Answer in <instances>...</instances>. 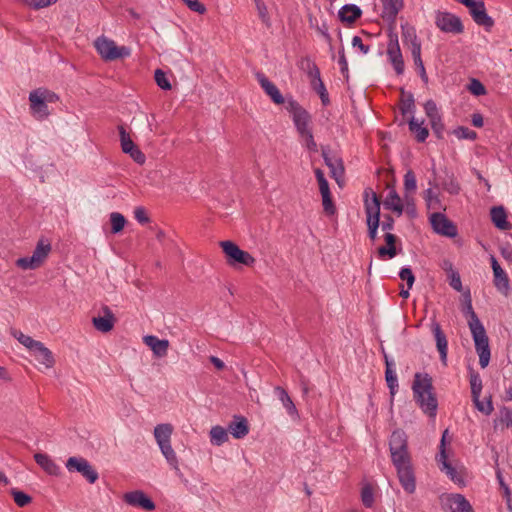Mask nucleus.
<instances>
[{
	"mask_svg": "<svg viewBox=\"0 0 512 512\" xmlns=\"http://www.w3.org/2000/svg\"><path fill=\"white\" fill-rule=\"evenodd\" d=\"M412 390L414 399L422 411L430 417H435L438 403L433 393L432 378L428 374L416 373Z\"/></svg>",
	"mask_w": 512,
	"mask_h": 512,
	"instance_id": "nucleus-1",
	"label": "nucleus"
},
{
	"mask_svg": "<svg viewBox=\"0 0 512 512\" xmlns=\"http://www.w3.org/2000/svg\"><path fill=\"white\" fill-rule=\"evenodd\" d=\"M465 314L469 316L468 326L475 343L476 352L479 356V364L481 368H485L489 364L491 355L489 341L483 324L473 310L471 301L466 305Z\"/></svg>",
	"mask_w": 512,
	"mask_h": 512,
	"instance_id": "nucleus-2",
	"label": "nucleus"
},
{
	"mask_svg": "<svg viewBox=\"0 0 512 512\" xmlns=\"http://www.w3.org/2000/svg\"><path fill=\"white\" fill-rule=\"evenodd\" d=\"M174 428L170 423L158 424L154 427L153 435L155 441L169 466L176 472L180 473L179 461L171 445V436Z\"/></svg>",
	"mask_w": 512,
	"mask_h": 512,
	"instance_id": "nucleus-3",
	"label": "nucleus"
},
{
	"mask_svg": "<svg viewBox=\"0 0 512 512\" xmlns=\"http://www.w3.org/2000/svg\"><path fill=\"white\" fill-rule=\"evenodd\" d=\"M389 450L393 465L411 462L408 452L407 435L402 430H395L389 440Z\"/></svg>",
	"mask_w": 512,
	"mask_h": 512,
	"instance_id": "nucleus-4",
	"label": "nucleus"
},
{
	"mask_svg": "<svg viewBox=\"0 0 512 512\" xmlns=\"http://www.w3.org/2000/svg\"><path fill=\"white\" fill-rule=\"evenodd\" d=\"M94 45L99 55L106 61L125 58L131 54V49L129 47L117 46L113 40L105 36L98 37L95 40Z\"/></svg>",
	"mask_w": 512,
	"mask_h": 512,
	"instance_id": "nucleus-5",
	"label": "nucleus"
},
{
	"mask_svg": "<svg viewBox=\"0 0 512 512\" xmlns=\"http://www.w3.org/2000/svg\"><path fill=\"white\" fill-rule=\"evenodd\" d=\"M51 252V244L48 240L40 239L31 256L19 258L16 265L24 270H34L40 267L49 253Z\"/></svg>",
	"mask_w": 512,
	"mask_h": 512,
	"instance_id": "nucleus-6",
	"label": "nucleus"
},
{
	"mask_svg": "<svg viewBox=\"0 0 512 512\" xmlns=\"http://www.w3.org/2000/svg\"><path fill=\"white\" fill-rule=\"evenodd\" d=\"M371 199H368V191H365L366 199H365V212L367 215V225H368V233L369 237L372 240L376 239L377 230L380 225L379 217H380V201L376 195V193L372 192Z\"/></svg>",
	"mask_w": 512,
	"mask_h": 512,
	"instance_id": "nucleus-7",
	"label": "nucleus"
},
{
	"mask_svg": "<svg viewBox=\"0 0 512 512\" xmlns=\"http://www.w3.org/2000/svg\"><path fill=\"white\" fill-rule=\"evenodd\" d=\"M439 500L445 512H474L472 505L462 494H442Z\"/></svg>",
	"mask_w": 512,
	"mask_h": 512,
	"instance_id": "nucleus-8",
	"label": "nucleus"
},
{
	"mask_svg": "<svg viewBox=\"0 0 512 512\" xmlns=\"http://www.w3.org/2000/svg\"><path fill=\"white\" fill-rule=\"evenodd\" d=\"M66 468L69 472L80 473L89 483L93 484L98 480V472L93 466L82 457H70L66 461Z\"/></svg>",
	"mask_w": 512,
	"mask_h": 512,
	"instance_id": "nucleus-9",
	"label": "nucleus"
},
{
	"mask_svg": "<svg viewBox=\"0 0 512 512\" xmlns=\"http://www.w3.org/2000/svg\"><path fill=\"white\" fill-rule=\"evenodd\" d=\"M220 246L228 257V262L230 264L240 263L246 266H252L255 262V259L248 252L241 250L234 242L232 241H222L220 242Z\"/></svg>",
	"mask_w": 512,
	"mask_h": 512,
	"instance_id": "nucleus-10",
	"label": "nucleus"
},
{
	"mask_svg": "<svg viewBox=\"0 0 512 512\" xmlns=\"http://www.w3.org/2000/svg\"><path fill=\"white\" fill-rule=\"evenodd\" d=\"M429 222L435 233L449 238L457 236V227L445 214L441 212L431 213Z\"/></svg>",
	"mask_w": 512,
	"mask_h": 512,
	"instance_id": "nucleus-11",
	"label": "nucleus"
},
{
	"mask_svg": "<svg viewBox=\"0 0 512 512\" xmlns=\"http://www.w3.org/2000/svg\"><path fill=\"white\" fill-rule=\"evenodd\" d=\"M435 24L445 33L460 34L464 30L460 18L449 12H438L436 14Z\"/></svg>",
	"mask_w": 512,
	"mask_h": 512,
	"instance_id": "nucleus-12",
	"label": "nucleus"
},
{
	"mask_svg": "<svg viewBox=\"0 0 512 512\" xmlns=\"http://www.w3.org/2000/svg\"><path fill=\"white\" fill-rule=\"evenodd\" d=\"M448 431L446 430L443 433L440 445V453L438 455V462L441 464V471H444L447 476L460 487L465 486V480L461 471H458L455 467H453L448 461L445 452V437Z\"/></svg>",
	"mask_w": 512,
	"mask_h": 512,
	"instance_id": "nucleus-13",
	"label": "nucleus"
},
{
	"mask_svg": "<svg viewBox=\"0 0 512 512\" xmlns=\"http://www.w3.org/2000/svg\"><path fill=\"white\" fill-rule=\"evenodd\" d=\"M123 501L131 507L140 508L144 511H153L156 507L152 499L142 490L126 492L123 495Z\"/></svg>",
	"mask_w": 512,
	"mask_h": 512,
	"instance_id": "nucleus-14",
	"label": "nucleus"
},
{
	"mask_svg": "<svg viewBox=\"0 0 512 512\" xmlns=\"http://www.w3.org/2000/svg\"><path fill=\"white\" fill-rule=\"evenodd\" d=\"M399 482L405 492L412 494L416 490L415 475L411 462L395 465Z\"/></svg>",
	"mask_w": 512,
	"mask_h": 512,
	"instance_id": "nucleus-15",
	"label": "nucleus"
},
{
	"mask_svg": "<svg viewBox=\"0 0 512 512\" xmlns=\"http://www.w3.org/2000/svg\"><path fill=\"white\" fill-rule=\"evenodd\" d=\"M467 8L475 23L483 26L488 31L494 26V20L487 14L483 1L474 0L472 6H468Z\"/></svg>",
	"mask_w": 512,
	"mask_h": 512,
	"instance_id": "nucleus-16",
	"label": "nucleus"
},
{
	"mask_svg": "<svg viewBox=\"0 0 512 512\" xmlns=\"http://www.w3.org/2000/svg\"><path fill=\"white\" fill-rule=\"evenodd\" d=\"M491 267L493 270L494 275V285L496 289L503 294L504 296L508 297L510 295V280L508 278L507 273L501 268L498 261L495 257H491Z\"/></svg>",
	"mask_w": 512,
	"mask_h": 512,
	"instance_id": "nucleus-17",
	"label": "nucleus"
},
{
	"mask_svg": "<svg viewBox=\"0 0 512 512\" xmlns=\"http://www.w3.org/2000/svg\"><path fill=\"white\" fill-rule=\"evenodd\" d=\"M387 56L398 75L404 72V60L397 37L391 38L387 47Z\"/></svg>",
	"mask_w": 512,
	"mask_h": 512,
	"instance_id": "nucleus-18",
	"label": "nucleus"
},
{
	"mask_svg": "<svg viewBox=\"0 0 512 512\" xmlns=\"http://www.w3.org/2000/svg\"><path fill=\"white\" fill-rule=\"evenodd\" d=\"M255 77L267 96L277 105L285 103V99L277 86L271 82L264 73L256 72Z\"/></svg>",
	"mask_w": 512,
	"mask_h": 512,
	"instance_id": "nucleus-19",
	"label": "nucleus"
},
{
	"mask_svg": "<svg viewBox=\"0 0 512 512\" xmlns=\"http://www.w3.org/2000/svg\"><path fill=\"white\" fill-rule=\"evenodd\" d=\"M30 110L33 117L37 120H43L49 115L46 102L42 99V93L37 89L29 94Z\"/></svg>",
	"mask_w": 512,
	"mask_h": 512,
	"instance_id": "nucleus-20",
	"label": "nucleus"
},
{
	"mask_svg": "<svg viewBox=\"0 0 512 512\" xmlns=\"http://www.w3.org/2000/svg\"><path fill=\"white\" fill-rule=\"evenodd\" d=\"M322 156L325 164L330 169L331 177H333L337 183H340V180L344 175V166L342 160L338 156L331 154L327 148H322Z\"/></svg>",
	"mask_w": 512,
	"mask_h": 512,
	"instance_id": "nucleus-21",
	"label": "nucleus"
},
{
	"mask_svg": "<svg viewBox=\"0 0 512 512\" xmlns=\"http://www.w3.org/2000/svg\"><path fill=\"white\" fill-rule=\"evenodd\" d=\"M101 312L103 315L93 317L92 323L96 330L102 333H107L113 329L115 324V317L108 306H103L101 308Z\"/></svg>",
	"mask_w": 512,
	"mask_h": 512,
	"instance_id": "nucleus-22",
	"label": "nucleus"
},
{
	"mask_svg": "<svg viewBox=\"0 0 512 512\" xmlns=\"http://www.w3.org/2000/svg\"><path fill=\"white\" fill-rule=\"evenodd\" d=\"M429 188H427L423 192V198L426 203V207L428 210H434L439 212L440 210H445V207L440 199V196L437 192L434 191L433 188L437 187V184L434 181H429Z\"/></svg>",
	"mask_w": 512,
	"mask_h": 512,
	"instance_id": "nucleus-23",
	"label": "nucleus"
},
{
	"mask_svg": "<svg viewBox=\"0 0 512 512\" xmlns=\"http://www.w3.org/2000/svg\"><path fill=\"white\" fill-rule=\"evenodd\" d=\"M143 342L147 345L156 357H164L167 355L169 348V341L166 339H159L154 335H147L143 337Z\"/></svg>",
	"mask_w": 512,
	"mask_h": 512,
	"instance_id": "nucleus-24",
	"label": "nucleus"
},
{
	"mask_svg": "<svg viewBox=\"0 0 512 512\" xmlns=\"http://www.w3.org/2000/svg\"><path fill=\"white\" fill-rule=\"evenodd\" d=\"M432 332L435 337L436 347L440 354V359L443 364H446L448 353V341L446 335L437 322L432 323Z\"/></svg>",
	"mask_w": 512,
	"mask_h": 512,
	"instance_id": "nucleus-25",
	"label": "nucleus"
},
{
	"mask_svg": "<svg viewBox=\"0 0 512 512\" xmlns=\"http://www.w3.org/2000/svg\"><path fill=\"white\" fill-rule=\"evenodd\" d=\"M30 352L38 363L46 368L53 367L55 363L53 353L42 342H39Z\"/></svg>",
	"mask_w": 512,
	"mask_h": 512,
	"instance_id": "nucleus-26",
	"label": "nucleus"
},
{
	"mask_svg": "<svg viewBox=\"0 0 512 512\" xmlns=\"http://www.w3.org/2000/svg\"><path fill=\"white\" fill-rule=\"evenodd\" d=\"M36 463L49 475L58 476L60 474V467L55 461L45 453L34 454Z\"/></svg>",
	"mask_w": 512,
	"mask_h": 512,
	"instance_id": "nucleus-27",
	"label": "nucleus"
},
{
	"mask_svg": "<svg viewBox=\"0 0 512 512\" xmlns=\"http://www.w3.org/2000/svg\"><path fill=\"white\" fill-rule=\"evenodd\" d=\"M274 394L277 396L279 401L282 403L286 412L293 419H296L299 417L298 410H297L294 402L292 401V399L290 398V396L288 395L287 391L284 388H282L280 386H276L274 388Z\"/></svg>",
	"mask_w": 512,
	"mask_h": 512,
	"instance_id": "nucleus-28",
	"label": "nucleus"
},
{
	"mask_svg": "<svg viewBox=\"0 0 512 512\" xmlns=\"http://www.w3.org/2000/svg\"><path fill=\"white\" fill-rule=\"evenodd\" d=\"M362 15V10L355 4H345L338 11V17L343 23L352 24Z\"/></svg>",
	"mask_w": 512,
	"mask_h": 512,
	"instance_id": "nucleus-29",
	"label": "nucleus"
},
{
	"mask_svg": "<svg viewBox=\"0 0 512 512\" xmlns=\"http://www.w3.org/2000/svg\"><path fill=\"white\" fill-rule=\"evenodd\" d=\"M383 206L387 210H391L397 214V216H401L404 211L403 202L396 192L395 189H390L385 200L383 201Z\"/></svg>",
	"mask_w": 512,
	"mask_h": 512,
	"instance_id": "nucleus-30",
	"label": "nucleus"
},
{
	"mask_svg": "<svg viewBox=\"0 0 512 512\" xmlns=\"http://www.w3.org/2000/svg\"><path fill=\"white\" fill-rule=\"evenodd\" d=\"M491 221L499 230H509L511 224L507 221V214L502 206L492 207L490 210Z\"/></svg>",
	"mask_w": 512,
	"mask_h": 512,
	"instance_id": "nucleus-31",
	"label": "nucleus"
},
{
	"mask_svg": "<svg viewBox=\"0 0 512 512\" xmlns=\"http://www.w3.org/2000/svg\"><path fill=\"white\" fill-rule=\"evenodd\" d=\"M228 430L230 431L234 438H244L249 432V427L246 418L236 416L234 418V421L229 424Z\"/></svg>",
	"mask_w": 512,
	"mask_h": 512,
	"instance_id": "nucleus-32",
	"label": "nucleus"
},
{
	"mask_svg": "<svg viewBox=\"0 0 512 512\" xmlns=\"http://www.w3.org/2000/svg\"><path fill=\"white\" fill-rule=\"evenodd\" d=\"M396 239L397 238L394 234H392L390 232L385 233L384 240H385L387 246H381L378 248V256L381 259H385L386 257L391 259L396 256V254H397L396 247H395Z\"/></svg>",
	"mask_w": 512,
	"mask_h": 512,
	"instance_id": "nucleus-33",
	"label": "nucleus"
},
{
	"mask_svg": "<svg viewBox=\"0 0 512 512\" xmlns=\"http://www.w3.org/2000/svg\"><path fill=\"white\" fill-rule=\"evenodd\" d=\"M409 130L415 135L418 142H424L428 135V129L424 126V121H419L417 118L412 116L408 121Z\"/></svg>",
	"mask_w": 512,
	"mask_h": 512,
	"instance_id": "nucleus-34",
	"label": "nucleus"
},
{
	"mask_svg": "<svg viewBox=\"0 0 512 512\" xmlns=\"http://www.w3.org/2000/svg\"><path fill=\"white\" fill-rule=\"evenodd\" d=\"M383 5V16L389 20H395L397 14L403 8V0H381Z\"/></svg>",
	"mask_w": 512,
	"mask_h": 512,
	"instance_id": "nucleus-35",
	"label": "nucleus"
},
{
	"mask_svg": "<svg viewBox=\"0 0 512 512\" xmlns=\"http://www.w3.org/2000/svg\"><path fill=\"white\" fill-rule=\"evenodd\" d=\"M385 378H386L387 385L390 389V393L393 396L398 389V379H397L395 369L393 368V364L390 363L387 359H386Z\"/></svg>",
	"mask_w": 512,
	"mask_h": 512,
	"instance_id": "nucleus-36",
	"label": "nucleus"
},
{
	"mask_svg": "<svg viewBox=\"0 0 512 512\" xmlns=\"http://www.w3.org/2000/svg\"><path fill=\"white\" fill-rule=\"evenodd\" d=\"M293 122L299 135L312 131L310 128L311 117L308 112L293 118Z\"/></svg>",
	"mask_w": 512,
	"mask_h": 512,
	"instance_id": "nucleus-37",
	"label": "nucleus"
},
{
	"mask_svg": "<svg viewBox=\"0 0 512 512\" xmlns=\"http://www.w3.org/2000/svg\"><path fill=\"white\" fill-rule=\"evenodd\" d=\"M228 440V433L222 426H214L210 430V441L213 445L220 446Z\"/></svg>",
	"mask_w": 512,
	"mask_h": 512,
	"instance_id": "nucleus-38",
	"label": "nucleus"
},
{
	"mask_svg": "<svg viewBox=\"0 0 512 512\" xmlns=\"http://www.w3.org/2000/svg\"><path fill=\"white\" fill-rule=\"evenodd\" d=\"M111 232L117 234L121 232L126 224L125 217L118 212H112L110 214Z\"/></svg>",
	"mask_w": 512,
	"mask_h": 512,
	"instance_id": "nucleus-39",
	"label": "nucleus"
},
{
	"mask_svg": "<svg viewBox=\"0 0 512 512\" xmlns=\"http://www.w3.org/2000/svg\"><path fill=\"white\" fill-rule=\"evenodd\" d=\"M11 334L14 338H16L23 346H25L29 351H31L40 341L34 340L28 335H25L19 330H12Z\"/></svg>",
	"mask_w": 512,
	"mask_h": 512,
	"instance_id": "nucleus-40",
	"label": "nucleus"
},
{
	"mask_svg": "<svg viewBox=\"0 0 512 512\" xmlns=\"http://www.w3.org/2000/svg\"><path fill=\"white\" fill-rule=\"evenodd\" d=\"M118 131L122 151L130 152V150L135 146L133 140L131 139L129 133L125 130V128L122 125L118 126Z\"/></svg>",
	"mask_w": 512,
	"mask_h": 512,
	"instance_id": "nucleus-41",
	"label": "nucleus"
},
{
	"mask_svg": "<svg viewBox=\"0 0 512 512\" xmlns=\"http://www.w3.org/2000/svg\"><path fill=\"white\" fill-rule=\"evenodd\" d=\"M404 189L406 195L415 193L417 189L416 176L412 170H408L404 175Z\"/></svg>",
	"mask_w": 512,
	"mask_h": 512,
	"instance_id": "nucleus-42",
	"label": "nucleus"
},
{
	"mask_svg": "<svg viewBox=\"0 0 512 512\" xmlns=\"http://www.w3.org/2000/svg\"><path fill=\"white\" fill-rule=\"evenodd\" d=\"M402 39L409 48L412 47L414 43H420L413 27H402Z\"/></svg>",
	"mask_w": 512,
	"mask_h": 512,
	"instance_id": "nucleus-43",
	"label": "nucleus"
},
{
	"mask_svg": "<svg viewBox=\"0 0 512 512\" xmlns=\"http://www.w3.org/2000/svg\"><path fill=\"white\" fill-rule=\"evenodd\" d=\"M254 2L259 18L267 27H270L271 21L266 4L263 0H254Z\"/></svg>",
	"mask_w": 512,
	"mask_h": 512,
	"instance_id": "nucleus-44",
	"label": "nucleus"
},
{
	"mask_svg": "<svg viewBox=\"0 0 512 512\" xmlns=\"http://www.w3.org/2000/svg\"><path fill=\"white\" fill-rule=\"evenodd\" d=\"M471 395L472 400H476L477 396L481 395L482 380L478 374H472L470 377Z\"/></svg>",
	"mask_w": 512,
	"mask_h": 512,
	"instance_id": "nucleus-45",
	"label": "nucleus"
},
{
	"mask_svg": "<svg viewBox=\"0 0 512 512\" xmlns=\"http://www.w3.org/2000/svg\"><path fill=\"white\" fill-rule=\"evenodd\" d=\"M307 73L311 79V85L322 82L320 70L314 62L307 60Z\"/></svg>",
	"mask_w": 512,
	"mask_h": 512,
	"instance_id": "nucleus-46",
	"label": "nucleus"
},
{
	"mask_svg": "<svg viewBox=\"0 0 512 512\" xmlns=\"http://www.w3.org/2000/svg\"><path fill=\"white\" fill-rule=\"evenodd\" d=\"M301 144L311 152L317 151L312 131L299 135Z\"/></svg>",
	"mask_w": 512,
	"mask_h": 512,
	"instance_id": "nucleus-47",
	"label": "nucleus"
},
{
	"mask_svg": "<svg viewBox=\"0 0 512 512\" xmlns=\"http://www.w3.org/2000/svg\"><path fill=\"white\" fill-rule=\"evenodd\" d=\"M11 494L13 496V499L15 501V503L19 506V507H25L26 505H28L31 501H32V498L22 492V491H18V490H15L13 489L11 491Z\"/></svg>",
	"mask_w": 512,
	"mask_h": 512,
	"instance_id": "nucleus-48",
	"label": "nucleus"
},
{
	"mask_svg": "<svg viewBox=\"0 0 512 512\" xmlns=\"http://www.w3.org/2000/svg\"><path fill=\"white\" fill-rule=\"evenodd\" d=\"M473 403H474L475 407L477 408V410L484 413L485 415H490L494 410V407H493V404H492V401L490 398L487 399L486 402H482L480 400V396H477L476 400H473Z\"/></svg>",
	"mask_w": 512,
	"mask_h": 512,
	"instance_id": "nucleus-49",
	"label": "nucleus"
},
{
	"mask_svg": "<svg viewBox=\"0 0 512 512\" xmlns=\"http://www.w3.org/2000/svg\"><path fill=\"white\" fill-rule=\"evenodd\" d=\"M286 109L289 113H291L292 115V119L297 117L298 115L300 114H303L305 112H307L305 109H303L300 104L292 99V98H289L286 102Z\"/></svg>",
	"mask_w": 512,
	"mask_h": 512,
	"instance_id": "nucleus-50",
	"label": "nucleus"
},
{
	"mask_svg": "<svg viewBox=\"0 0 512 512\" xmlns=\"http://www.w3.org/2000/svg\"><path fill=\"white\" fill-rule=\"evenodd\" d=\"M414 108H415V105H414L413 95L412 94H408L401 101V106H400L401 112H402L403 115L408 114V113L409 114H413Z\"/></svg>",
	"mask_w": 512,
	"mask_h": 512,
	"instance_id": "nucleus-51",
	"label": "nucleus"
},
{
	"mask_svg": "<svg viewBox=\"0 0 512 512\" xmlns=\"http://www.w3.org/2000/svg\"><path fill=\"white\" fill-rule=\"evenodd\" d=\"M24 5L33 8V9H41L48 7L54 3H56L57 0H20Z\"/></svg>",
	"mask_w": 512,
	"mask_h": 512,
	"instance_id": "nucleus-52",
	"label": "nucleus"
},
{
	"mask_svg": "<svg viewBox=\"0 0 512 512\" xmlns=\"http://www.w3.org/2000/svg\"><path fill=\"white\" fill-rule=\"evenodd\" d=\"M155 81L161 89H163V90L171 89V84H170L169 80L167 79L166 74L160 69H157L155 71Z\"/></svg>",
	"mask_w": 512,
	"mask_h": 512,
	"instance_id": "nucleus-53",
	"label": "nucleus"
},
{
	"mask_svg": "<svg viewBox=\"0 0 512 512\" xmlns=\"http://www.w3.org/2000/svg\"><path fill=\"white\" fill-rule=\"evenodd\" d=\"M424 110L429 120L433 119L434 117L440 116L437 105L433 100H428L425 102Z\"/></svg>",
	"mask_w": 512,
	"mask_h": 512,
	"instance_id": "nucleus-54",
	"label": "nucleus"
},
{
	"mask_svg": "<svg viewBox=\"0 0 512 512\" xmlns=\"http://www.w3.org/2000/svg\"><path fill=\"white\" fill-rule=\"evenodd\" d=\"M399 277L401 278V280L406 281L408 289L412 288L414 281H415V277L410 268H408V267L402 268L399 272Z\"/></svg>",
	"mask_w": 512,
	"mask_h": 512,
	"instance_id": "nucleus-55",
	"label": "nucleus"
},
{
	"mask_svg": "<svg viewBox=\"0 0 512 512\" xmlns=\"http://www.w3.org/2000/svg\"><path fill=\"white\" fill-rule=\"evenodd\" d=\"M469 91L475 96H481L486 93L484 85L477 79H472L470 81Z\"/></svg>",
	"mask_w": 512,
	"mask_h": 512,
	"instance_id": "nucleus-56",
	"label": "nucleus"
},
{
	"mask_svg": "<svg viewBox=\"0 0 512 512\" xmlns=\"http://www.w3.org/2000/svg\"><path fill=\"white\" fill-rule=\"evenodd\" d=\"M321 196H322V205H323L324 211L329 215H333L335 213L336 209H335V206H334L332 198H331V193L322 194Z\"/></svg>",
	"mask_w": 512,
	"mask_h": 512,
	"instance_id": "nucleus-57",
	"label": "nucleus"
},
{
	"mask_svg": "<svg viewBox=\"0 0 512 512\" xmlns=\"http://www.w3.org/2000/svg\"><path fill=\"white\" fill-rule=\"evenodd\" d=\"M138 164L142 165L146 161L144 153L135 145L130 152H125Z\"/></svg>",
	"mask_w": 512,
	"mask_h": 512,
	"instance_id": "nucleus-58",
	"label": "nucleus"
},
{
	"mask_svg": "<svg viewBox=\"0 0 512 512\" xmlns=\"http://www.w3.org/2000/svg\"><path fill=\"white\" fill-rule=\"evenodd\" d=\"M190 10L197 12L199 14H204L206 12L205 6L200 3L198 0H182Z\"/></svg>",
	"mask_w": 512,
	"mask_h": 512,
	"instance_id": "nucleus-59",
	"label": "nucleus"
},
{
	"mask_svg": "<svg viewBox=\"0 0 512 512\" xmlns=\"http://www.w3.org/2000/svg\"><path fill=\"white\" fill-rule=\"evenodd\" d=\"M429 121H430L431 128L434 131V133L437 135V137H441L443 129H444L441 115L438 117H434L433 119H431Z\"/></svg>",
	"mask_w": 512,
	"mask_h": 512,
	"instance_id": "nucleus-60",
	"label": "nucleus"
},
{
	"mask_svg": "<svg viewBox=\"0 0 512 512\" xmlns=\"http://www.w3.org/2000/svg\"><path fill=\"white\" fill-rule=\"evenodd\" d=\"M449 284L453 289H455L458 292L462 290V282L460 275L453 270H451Z\"/></svg>",
	"mask_w": 512,
	"mask_h": 512,
	"instance_id": "nucleus-61",
	"label": "nucleus"
},
{
	"mask_svg": "<svg viewBox=\"0 0 512 512\" xmlns=\"http://www.w3.org/2000/svg\"><path fill=\"white\" fill-rule=\"evenodd\" d=\"M312 87L319 94L323 104H327L329 102L328 93L324 86L323 81L320 83L314 84Z\"/></svg>",
	"mask_w": 512,
	"mask_h": 512,
	"instance_id": "nucleus-62",
	"label": "nucleus"
},
{
	"mask_svg": "<svg viewBox=\"0 0 512 512\" xmlns=\"http://www.w3.org/2000/svg\"><path fill=\"white\" fill-rule=\"evenodd\" d=\"M500 421L506 425V427H512V409L503 408L501 411Z\"/></svg>",
	"mask_w": 512,
	"mask_h": 512,
	"instance_id": "nucleus-63",
	"label": "nucleus"
},
{
	"mask_svg": "<svg viewBox=\"0 0 512 512\" xmlns=\"http://www.w3.org/2000/svg\"><path fill=\"white\" fill-rule=\"evenodd\" d=\"M134 217L140 224H145L149 222V217L146 213V210L143 207H137L134 210Z\"/></svg>",
	"mask_w": 512,
	"mask_h": 512,
	"instance_id": "nucleus-64",
	"label": "nucleus"
}]
</instances>
